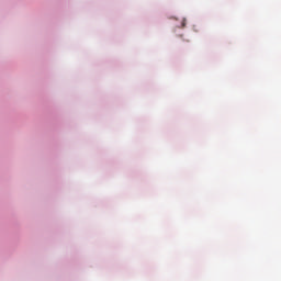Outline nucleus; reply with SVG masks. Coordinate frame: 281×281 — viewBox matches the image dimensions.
I'll list each match as a JSON object with an SVG mask.
<instances>
[{
    "mask_svg": "<svg viewBox=\"0 0 281 281\" xmlns=\"http://www.w3.org/2000/svg\"><path fill=\"white\" fill-rule=\"evenodd\" d=\"M182 27H186V22L182 23Z\"/></svg>",
    "mask_w": 281,
    "mask_h": 281,
    "instance_id": "f257e3e1",
    "label": "nucleus"
}]
</instances>
